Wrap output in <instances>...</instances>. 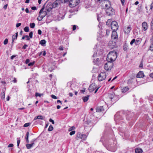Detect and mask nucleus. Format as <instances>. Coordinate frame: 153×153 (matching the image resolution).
<instances>
[{
  "label": "nucleus",
  "mask_w": 153,
  "mask_h": 153,
  "mask_svg": "<svg viewBox=\"0 0 153 153\" xmlns=\"http://www.w3.org/2000/svg\"><path fill=\"white\" fill-rule=\"evenodd\" d=\"M114 96H115V94L113 92H112L110 93H109L108 94V97L111 99H112L113 98Z\"/></svg>",
  "instance_id": "25"
},
{
  "label": "nucleus",
  "mask_w": 153,
  "mask_h": 153,
  "mask_svg": "<svg viewBox=\"0 0 153 153\" xmlns=\"http://www.w3.org/2000/svg\"><path fill=\"white\" fill-rule=\"evenodd\" d=\"M106 32L105 36H108L109 35L110 33V30H105V31Z\"/></svg>",
  "instance_id": "35"
},
{
  "label": "nucleus",
  "mask_w": 153,
  "mask_h": 153,
  "mask_svg": "<svg viewBox=\"0 0 153 153\" xmlns=\"http://www.w3.org/2000/svg\"><path fill=\"white\" fill-rule=\"evenodd\" d=\"M135 152L136 153H142L143 152V150L140 148H137L135 149Z\"/></svg>",
  "instance_id": "23"
},
{
  "label": "nucleus",
  "mask_w": 153,
  "mask_h": 153,
  "mask_svg": "<svg viewBox=\"0 0 153 153\" xmlns=\"http://www.w3.org/2000/svg\"><path fill=\"white\" fill-rule=\"evenodd\" d=\"M18 32H17L16 33L15 35H13L12 37V45H13V43L14 41L15 40H16L17 39V37H18Z\"/></svg>",
  "instance_id": "20"
},
{
  "label": "nucleus",
  "mask_w": 153,
  "mask_h": 153,
  "mask_svg": "<svg viewBox=\"0 0 153 153\" xmlns=\"http://www.w3.org/2000/svg\"><path fill=\"white\" fill-rule=\"evenodd\" d=\"M85 88H83L82 89L80 90V92L82 93H83L85 92Z\"/></svg>",
  "instance_id": "56"
},
{
  "label": "nucleus",
  "mask_w": 153,
  "mask_h": 153,
  "mask_svg": "<svg viewBox=\"0 0 153 153\" xmlns=\"http://www.w3.org/2000/svg\"><path fill=\"white\" fill-rule=\"evenodd\" d=\"M75 128V127L74 126H72V127H71V128H70L69 129L68 131H72V130H74Z\"/></svg>",
  "instance_id": "41"
},
{
  "label": "nucleus",
  "mask_w": 153,
  "mask_h": 153,
  "mask_svg": "<svg viewBox=\"0 0 153 153\" xmlns=\"http://www.w3.org/2000/svg\"><path fill=\"white\" fill-rule=\"evenodd\" d=\"M61 1V3H65L66 2H67L69 1V0H60Z\"/></svg>",
  "instance_id": "50"
},
{
  "label": "nucleus",
  "mask_w": 153,
  "mask_h": 153,
  "mask_svg": "<svg viewBox=\"0 0 153 153\" xmlns=\"http://www.w3.org/2000/svg\"><path fill=\"white\" fill-rule=\"evenodd\" d=\"M83 100L84 102H86V96L83 97Z\"/></svg>",
  "instance_id": "63"
},
{
  "label": "nucleus",
  "mask_w": 153,
  "mask_h": 153,
  "mask_svg": "<svg viewBox=\"0 0 153 153\" xmlns=\"http://www.w3.org/2000/svg\"><path fill=\"white\" fill-rule=\"evenodd\" d=\"M134 42L135 43V39H133L130 42V45H132V44Z\"/></svg>",
  "instance_id": "49"
},
{
  "label": "nucleus",
  "mask_w": 153,
  "mask_h": 153,
  "mask_svg": "<svg viewBox=\"0 0 153 153\" xmlns=\"http://www.w3.org/2000/svg\"><path fill=\"white\" fill-rule=\"evenodd\" d=\"M135 114L133 112L130 111H127L126 113L124 114L123 112L121 111L117 113L114 116V119L116 124H122L125 123V120L123 117H126V120L128 121L130 120L134 116Z\"/></svg>",
  "instance_id": "1"
},
{
  "label": "nucleus",
  "mask_w": 153,
  "mask_h": 153,
  "mask_svg": "<svg viewBox=\"0 0 153 153\" xmlns=\"http://www.w3.org/2000/svg\"><path fill=\"white\" fill-rule=\"evenodd\" d=\"M132 28L130 26H128L127 27H125L124 29V31L125 34H128L131 30Z\"/></svg>",
  "instance_id": "14"
},
{
  "label": "nucleus",
  "mask_w": 153,
  "mask_h": 153,
  "mask_svg": "<svg viewBox=\"0 0 153 153\" xmlns=\"http://www.w3.org/2000/svg\"><path fill=\"white\" fill-rule=\"evenodd\" d=\"M8 42V39H6L4 42V45L7 44Z\"/></svg>",
  "instance_id": "45"
},
{
  "label": "nucleus",
  "mask_w": 153,
  "mask_h": 153,
  "mask_svg": "<svg viewBox=\"0 0 153 153\" xmlns=\"http://www.w3.org/2000/svg\"><path fill=\"white\" fill-rule=\"evenodd\" d=\"M28 97L30 98H32L33 95V93L31 92L30 89L28 90Z\"/></svg>",
  "instance_id": "22"
},
{
  "label": "nucleus",
  "mask_w": 153,
  "mask_h": 153,
  "mask_svg": "<svg viewBox=\"0 0 153 153\" xmlns=\"http://www.w3.org/2000/svg\"><path fill=\"white\" fill-rule=\"evenodd\" d=\"M144 76L143 73L142 71H139L137 74L136 77L137 78H143Z\"/></svg>",
  "instance_id": "21"
},
{
  "label": "nucleus",
  "mask_w": 153,
  "mask_h": 153,
  "mask_svg": "<svg viewBox=\"0 0 153 153\" xmlns=\"http://www.w3.org/2000/svg\"><path fill=\"white\" fill-rule=\"evenodd\" d=\"M30 124V123H25L23 126V127H27Z\"/></svg>",
  "instance_id": "44"
},
{
  "label": "nucleus",
  "mask_w": 153,
  "mask_h": 153,
  "mask_svg": "<svg viewBox=\"0 0 153 153\" xmlns=\"http://www.w3.org/2000/svg\"><path fill=\"white\" fill-rule=\"evenodd\" d=\"M150 26L151 28V32L152 33V38L150 40L152 42H153V19L151 21Z\"/></svg>",
  "instance_id": "19"
},
{
  "label": "nucleus",
  "mask_w": 153,
  "mask_h": 153,
  "mask_svg": "<svg viewBox=\"0 0 153 153\" xmlns=\"http://www.w3.org/2000/svg\"><path fill=\"white\" fill-rule=\"evenodd\" d=\"M68 1L69 6L71 7L76 6L79 3V0H69Z\"/></svg>",
  "instance_id": "7"
},
{
  "label": "nucleus",
  "mask_w": 153,
  "mask_h": 153,
  "mask_svg": "<svg viewBox=\"0 0 153 153\" xmlns=\"http://www.w3.org/2000/svg\"><path fill=\"white\" fill-rule=\"evenodd\" d=\"M26 146L27 148L28 149H30L32 147V145L31 144H26Z\"/></svg>",
  "instance_id": "34"
},
{
  "label": "nucleus",
  "mask_w": 153,
  "mask_h": 153,
  "mask_svg": "<svg viewBox=\"0 0 153 153\" xmlns=\"http://www.w3.org/2000/svg\"><path fill=\"white\" fill-rule=\"evenodd\" d=\"M153 7V2H152L150 5V10H152Z\"/></svg>",
  "instance_id": "57"
},
{
  "label": "nucleus",
  "mask_w": 153,
  "mask_h": 153,
  "mask_svg": "<svg viewBox=\"0 0 153 153\" xmlns=\"http://www.w3.org/2000/svg\"><path fill=\"white\" fill-rule=\"evenodd\" d=\"M44 9V5H43L39 11V15L37 18V20L38 21H41L47 15V12L46 11H43Z\"/></svg>",
  "instance_id": "3"
},
{
  "label": "nucleus",
  "mask_w": 153,
  "mask_h": 153,
  "mask_svg": "<svg viewBox=\"0 0 153 153\" xmlns=\"http://www.w3.org/2000/svg\"><path fill=\"white\" fill-rule=\"evenodd\" d=\"M42 32L41 30L40 29L38 30V34L39 35H41L42 34Z\"/></svg>",
  "instance_id": "58"
},
{
  "label": "nucleus",
  "mask_w": 153,
  "mask_h": 153,
  "mask_svg": "<svg viewBox=\"0 0 153 153\" xmlns=\"http://www.w3.org/2000/svg\"><path fill=\"white\" fill-rule=\"evenodd\" d=\"M140 39L139 38L137 39L136 40H135V44L136 45H139L140 43Z\"/></svg>",
  "instance_id": "27"
},
{
  "label": "nucleus",
  "mask_w": 153,
  "mask_h": 153,
  "mask_svg": "<svg viewBox=\"0 0 153 153\" xmlns=\"http://www.w3.org/2000/svg\"><path fill=\"white\" fill-rule=\"evenodd\" d=\"M42 94H40L38 93H36L35 96L36 97H41L42 95Z\"/></svg>",
  "instance_id": "43"
},
{
  "label": "nucleus",
  "mask_w": 153,
  "mask_h": 153,
  "mask_svg": "<svg viewBox=\"0 0 153 153\" xmlns=\"http://www.w3.org/2000/svg\"><path fill=\"white\" fill-rule=\"evenodd\" d=\"M142 29L144 31H146L148 28L147 24L146 22H143L142 24Z\"/></svg>",
  "instance_id": "17"
},
{
  "label": "nucleus",
  "mask_w": 153,
  "mask_h": 153,
  "mask_svg": "<svg viewBox=\"0 0 153 153\" xmlns=\"http://www.w3.org/2000/svg\"><path fill=\"white\" fill-rule=\"evenodd\" d=\"M106 77V74L105 72H101L98 76V79L99 81L104 80Z\"/></svg>",
  "instance_id": "9"
},
{
  "label": "nucleus",
  "mask_w": 153,
  "mask_h": 153,
  "mask_svg": "<svg viewBox=\"0 0 153 153\" xmlns=\"http://www.w3.org/2000/svg\"><path fill=\"white\" fill-rule=\"evenodd\" d=\"M52 8L51 4H48L46 6V10L48 12H49L51 10Z\"/></svg>",
  "instance_id": "18"
},
{
  "label": "nucleus",
  "mask_w": 153,
  "mask_h": 153,
  "mask_svg": "<svg viewBox=\"0 0 153 153\" xmlns=\"http://www.w3.org/2000/svg\"><path fill=\"white\" fill-rule=\"evenodd\" d=\"M13 146V144L12 143L10 144L8 146V148L12 147Z\"/></svg>",
  "instance_id": "53"
},
{
  "label": "nucleus",
  "mask_w": 153,
  "mask_h": 153,
  "mask_svg": "<svg viewBox=\"0 0 153 153\" xmlns=\"http://www.w3.org/2000/svg\"><path fill=\"white\" fill-rule=\"evenodd\" d=\"M1 98L2 99H4L5 97V93L4 92H2L1 94Z\"/></svg>",
  "instance_id": "30"
},
{
  "label": "nucleus",
  "mask_w": 153,
  "mask_h": 153,
  "mask_svg": "<svg viewBox=\"0 0 153 153\" xmlns=\"http://www.w3.org/2000/svg\"><path fill=\"white\" fill-rule=\"evenodd\" d=\"M21 25V23H18L16 24V26L17 27H19V26H20Z\"/></svg>",
  "instance_id": "61"
},
{
  "label": "nucleus",
  "mask_w": 153,
  "mask_h": 153,
  "mask_svg": "<svg viewBox=\"0 0 153 153\" xmlns=\"http://www.w3.org/2000/svg\"><path fill=\"white\" fill-rule=\"evenodd\" d=\"M128 88L127 87L123 88L122 89V92L124 93L126 92L128 90Z\"/></svg>",
  "instance_id": "29"
},
{
  "label": "nucleus",
  "mask_w": 153,
  "mask_h": 153,
  "mask_svg": "<svg viewBox=\"0 0 153 153\" xmlns=\"http://www.w3.org/2000/svg\"><path fill=\"white\" fill-rule=\"evenodd\" d=\"M97 88V87L96 85L95 84V83H92L89 86L88 90L90 92H92L96 89L94 91V93L95 94L97 93L99 88Z\"/></svg>",
  "instance_id": "6"
},
{
  "label": "nucleus",
  "mask_w": 153,
  "mask_h": 153,
  "mask_svg": "<svg viewBox=\"0 0 153 153\" xmlns=\"http://www.w3.org/2000/svg\"><path fill=\"white\" fill-rule=\"evenodd\" d=\"M37 118L39 120H43L44 117L42 115H39L37 116Z\"/></svg>",
  "instance_id": "36"
},
{
  "label": "nucleus",
  "mask_w": 153,
  "mask_h": 153,
  "mask_svg": "<svg viewBox=\"0 0 153 153\" xmlns=\"http://www.w3.org/2000/svg\"><path fill=\"white\" fill-rule=\"evenodd\" d=\"M111 27L113 31H116L118 28L117 22L115 21H113L111 24Z\"/></svg>",
  "instance_id": "11"
},
{
  "label": "nucleus",
  "mask_w": 153,
  "mask_h": 153,
  "mask_svg": "<svg viewBox=\"0 0 153 153\" xmlns=\"http://www.w3.org/2000/svg\"><path fill=\"white\" fill-rule=\"evenodd\" d=\"M49 121L50 122H51L53 124H54V122L53 120L50 118L49 119Z\"/></svg>",
  "instance_id": "55"
},
{
  "label": "nucleus",
  "mask_w": 153,
  "mask_h": 153,
  "mask_svg": "<svg viewBox=\"0 0 153 153\" xmlns=\"http://www.w3.org/2000/svg\"><path fill=\"white\" fill-rule=\"evenodd\" d=\"M72 26V30L73 31L75 30L77 28H79L78 26L76 25H73Z\"/></svg>",
  "instance_id": "32"
},
{
  "label": "nucleus",
  "mask_w": 153,
  "mask_h": 153,
  "mask_svg": "<svg viewBox=\"0 0 153 153\" xmlns=\"http://www.w3.org/2000/svg\"><path fill=\"white\" fill-rule=\"evenodd\" d=\"M46 41L44 39H42L40 42V44L43 46H45V45L46 43Z\"/></svg>",
  "instance_id": "26"
},
{
  "label": "nucleus",
  "mask_w": 153,
  "mask_h": 153,
  "mask_svg": "<svg viewBox=\"0 0 153 153\" xmlns=\"http://www.w3.org/2000/svg\"><path fill=\"white\" fill-rule=\"evenodd\" d=\"M121 1V3L123 6L124 5V3L125 1V0H120Z\"/></svg>",
  "instance_id": "60"
},
{
  "label": "nucleus",
  "mask_w": 153,
  "mask_h": 153,
  "mask_svg": "<svg viewBox=\"0 0 153 153\" xmlns=\"http://www.w3.org/2000/svg\"><path fill=\"white\" fill-rule=\"evenodd\" d=\"M88 125H89V126L88 127H89V128H90L93 126V123L91 121H90L88 123Z\"/></svg>",
  "instance_id": "37"
},
{
  "label": "nucleus",
  "mask_w": 153,
  "mask_h": 153,
  "mask_svg": "<svg viewBox=\"0 0 153 153\" xmlns=\"http://www.w3.org/2000/svg\"><path fill=\"white\" fill-rule=\"evenodd\" d=\"M35 62H30L28 64V65L29 66H33Z\"/></svg>",
  "instance_id": "42"
},
{
  "label": "nucleus",
  "mask_w": 153,
  "mask_h": 153,
  "mask_svg": "<svg viewBox=\"0 0 153 153\" xmlns=\"http://www.w3.org/2000/svg\"><path fill=\"white\" fill-rule=\"evenodd\" d=\"M100 3H102V6L104 7L105 6V8L106 9H108L109 7H110L111 6V3L110 1L108 0H103L102 2Z\"/></svg>",
  "instance_id": "8"
},
{
  "label": "nucleus",
  "mask_w": 153,
  "mask_h": 153,
  "mask_svg": "<svg viewBox=\"0 0 153 153\" xmlns=\"http://www.w3.org/2000/svg\"><path fill=\"white\" fill-rule=\"evenodd\" d=\"M28 46L26 44H25L23 46L22 48L23 49H25Z\"/></svg>",
  "instance_id": "54"
},
{
  "label": "nucleus",
  "mask_w": 153,
  "mask_h": 153,
  "mask_svg": "<svg viewBox=\"0 0 153 153\" xmlns=\"http://www.w3.org/2000/svg\"><path fill=\"white\" fill-rule=\"evenodd\" d=\"M29 135V132L28 131L27 132L26 135L25 136V139L27 142L28 143H29L28 137Z\"/></svg>",
  "instance_id": "28"
},
{
  "label": "nucleus",
  "mask_w": 153,
  "mask_h": 153,
  "mask_svg": "<svg viewBox=\"0 0 153 153\" xmlns=\"http://www.w3.org/2000/svg\"><path fill=\"white\" fill-rule=\"evenodd\" d=\"M33 34V33L32 31L30 32V33H29V36L30 38H32Z\"/></svg>",
  "instance_id": "46"
},
{
  "label": "nucleus",
  "mask_w": 153,
  "mask_h": 153,
  "mask_svg": "<svg viewBox=\"0 0 153 153\" xmlns=\"http://www.w3.org/2000/svg\"><path fill=\"white\" fill-rule=\"evenodd\" d=\"M112 22H111V19H108V20L106 22V24L107 25H108L109 26V25H111V24Z\"/></svg>",
  "instance_id": "31"
},
{
  "label": "nucleus",
  "mask_w": 153,
  "mask_h": 153,
  "mask_svg": "<svg viewBox=\"0 0 153 153\" xmlns=\"http://www.w3.org/2000/svg\"><path fill=\"white\" fill-rule=\"evenodd\" d=\"M128 45L126 44H125L123 46V50L126 51L128 49Z\"/></svg>",
  "instance_id": "33"
},
{
  "label": "nucleus",
  "mask_w": 153,
  "mask_h": 153,
  "mask_svg": "<svg viewBox=\"0 0 153 153\" xmlns=\"http://www.w3.org/2000/svg\"><path fill=\"white\" fill-rule=\"evenodd\" d=\"M53 129V127L52 125H50L49 126V127L48 129V131H51Z\"/></svg>",
  "instance_id": "39"
},
{
  "label": "nucleus",
  "mask_w": 153,
  "mask_h": 153,
  "mask_svg": "<svg viewBox=\"0 0 153 153\" xmlns=\"http://www.w3.org/2000/svg\"><path fill=\"white\" fill-rule=\"evenodd\" d=\"M128 83L129 85L131 86L132 88H134L137 85V79H130L128 80Z\"/></svg>",
  "instance_id": "5"
},
{
  "label": "nucleus",
  "mask_w": 153,
  "mask_h": 153,
  "mask_svg": "<svg viewBox=\"0 0 153 153\" xmlns=\"http://www.w3.org/2000/svg\"><path fill=\"white\" fill-rule=\"evenodd\" d=\"M20 142V140L18 138L17 140V146L18 147H19Z\"/></svg>",
  "instance_id": "47"
},
{
  "label": "nucleus",
  "mask_w": 153,
  "mask_h": 153,
  "mask_svg": "<svg viewBox=\"0 0 153 153\" xmlns=\"http://www.w3.org/2000/svg\"><path fill=\"white\" fill-rule=\"evenodd\" d=\"M31 9L33 10H36V7H35V6L32 7H31Z\"/></svg>",
  "instance_id": "64"
},
{
  "label": "nucleus",
  "mask_w": 153,
  "mask_h": 153,
  "mask_svg": "<svg viewBox=\"0 0 153 153\" xmlns=\"http://www.w3.org/2000/svg\"><path fill=\"white\" fill-rule=\"evenodd\" d=\"M100 59L98 58H97L96 59V60H95L94 59L93 62L95 64L98 65L100 62Z\"/></svg>",
  "instance_id": "24"
},
{
  "label": "nucleus",
  "mask_w": 153,
  "mask_h": 153,
  "mask_svg": "<svg viewBox=\"0 0 153 153\" xmlns=\"http://www.w3.org/2000/svg\"><path fill=\"white\" fill-rule=\"evenodd\" d=\"M104 36V34L103 32L101 31L100 32V31L97 35L98 37L97 38V40L99 41H101V39Z\"/></svg>",
  "instance_id": "16"
},
{
  "label": "nucleus",
  "mask_w": 153,
  "mask_h": 153,
  "mask_svg": "<svg viewBox=\"0 0 153 153\" xmlns=\"http://www.w3.org/2000/svg\"><path fill=\"white\" fill-rule=\"evenodd\" d=\"M51 97L54 99H57V97L55 95L52 94L51 95Z\"/></svg>",
  "instance_id": "51"
},
{
  "label": "nucleus",
  "mask_w": 153,
  "mask_h": 153,
  "mask_svg": "<svg viewBox=\"0 0 153 153\" xmlns=\"http://www.w3.org/2000/svg\"><path fill=\"white\" fill-rule=\"evenodd\" d=\"M96 112L103 113L104 111L103 106H98L96 108Z\"/></svg>",
  "instance_id": "13"
},
{
  "label": "nucleus",
  "mask_w": 153,
  "mask_h": 153,
  "mask_svg": "<svg viewBox=\"0 0 153 153\" xmlns=\"http://www.w3.org/2000/svg\"><path fill=\"white\" fill-rule=\"evenodd\" d=\"M30 60L29 59H27L25 61V63L26 64L29 63Z\"/></svg>",
  "instance_id": "59"
},
{
  "label": "nucleus",
  "mask_w": 153,
  "mask_h": 153,
  "mask_svg": "<svg viewBox=\"0 0 153 153\" xmlns=\"http://www.w3.org/2000/svg\"><path fill=\"white\" fill-rule=\"evenodd\" d=\"M111 38L112 39H116L118 38L117 35L116 31H113L112 33Z\"/></svg>",
  "instance_id": "15"
},
{
  "label": "nucleus",
  "mask_w": 153,
  "mask_h": 153,
  "mask_svg": "<svg viewBox=\"0 0 153 153\" xmlns=\"http://www.w3.org/2000/svg\"><path fill=\"white\" fill-rule=\"evenodd\" d=\"M61 1L60 0H56L52 4H51L52 8H55L57 7L59 4H60Z\"/></svg>",
  "instance_id": "12"
},
{
  "label": "nucleus",
  "mask_w": 153,
  "mask_h": 153,
  "mask_svg": "<svg viewBox=\"0 0 153 153\" xmlns=\"http://www.w3.org/2000/svg\"><path fill=\"white\" fill-rule=\"evenodd\" d=\"M149 49L151 51H153V44H152L151 45Z\"/></svg>",
  "instance_id": "52"
},
{
  "label": "nucleus",
  "mask_w": 153,
  "mask_h": 153,
  "mask_svg": "<svg viewBox=\"0 0 153 153\" xmlns=\"http://www.w3.org/2000/svg\"><path fill=\"white\" fill-rule=\"evenodd\" d=\"M106 14L108 16H111L114 13V10L112 7H109L105 10Z\"/></svg>",
  "instance_id": "10"
},
{
  "label": "nucleus",
  "mask_w": 153,
  "mask_h": 153,
  "mask_svg": "<svg viewBox=\"0 0 153 153\" xmlns=\"http://www.w3.org/2000/svg\"><path fill=\"white\" fill-rule=\"evenodd\" d=\"M117 57V53L115 51L110 52L108 54L107 57V61L114 62L115 61Z\"/></svg>",
  "instance_id": "2"
},
{
  "label": "nucleus",
  "mask_w": 153,
  "mask_h": 153,
  "mask_svg": "<svg viewBox=\"0 0 153 153\" xmlns=\"http://www.w3.org/2000/svg\"><path fill=\"white\" fill-rule=\"evenodd\" d=\"M75 133V131H72L69 134L70 135H72L73 134H74Z\"/></svg>",
  "instance_id": "48"
},
{
  "label": "nucleus",
  "mask_w": 153,
  "mask_h": 153,
  "mask_svg": "<svg viewBox=\"0 0 153 153\" xmlns=\"http://www.w3.org/2000/svg\"><path fill=\"white\" fill-rule=\"evenodd\" d=\"M35 24L34 23H31L30 24V26L31 28H33L35 26Z\"/></svg>",
  "instance_id": "38"
},
{
  "label": "nucleus",
  "mask_w": 153,
  "mask_h": 153,
  "mask_svg": "<svg viewBox=\"0 0 153 153\" xmlns=\"http://www.w3.org/2000/svg\"><path fill=\"white\" fill-rule=\"evenodd\" d=\"M25 31L26 32H28L29 31V27L27 26L25 27L24 29Z\"/></svg>",
  "instance_id": "40"
},
{
  "label": "nucleus",
  "mask_w": 153,
  "mask_h": 153,
  "mask_svg": "<svg viewBox=\"0 0 153 153\" xmlns=\"http://www.w3.org/2000/svg\"><path fill=\"white\" fill-rule=\"evenodd\" d=\"M113 66V62L111 61H107L104 65V69L107 70H111Z\"/></svg>",
  "instance_id": "4"
},
{
  "label": "nucleus",
  "mask_w": 153,
  "mask_h": 153,
  "mask_svg": "<svg viewBox=\"0 0 153 153\" xmlns=\"http://www.w3.org/2000/svg\"><path fill=\"white\" fill-rule=\"evenodd\" d=\"M12 82L14 83H16L17 82V80L15 78H14L12 80Z\"/></svg>",
  "instance_id": "62"
}]
</instances>
